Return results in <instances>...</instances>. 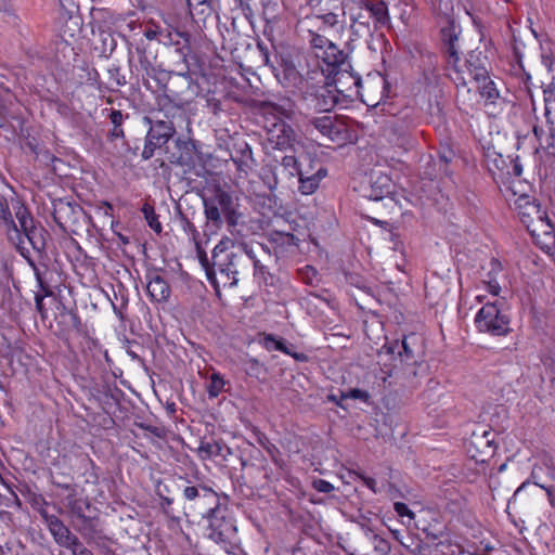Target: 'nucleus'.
<instances>
[{
	"label": "nucleus",
	"mask_w": 555,
	"mask_h": 555,
	"mask_svg": "<svg viewBox=\"0 0 555 555\" xmlns=\"http://www.w3.org/2000/svg\"><path fill=\"white\" fill-rule=\"evenodd\" d=\"M208 518V537L216 543L223 545L231 544L236 534V527L233 519L229 516L225 507H221L219 502L207 508L206 515Z\"/></svg>",
	"instance_id": "obj_7"
},
{
	"label": "nucleus",
	"mask_w": 555,
	"mask_h": 555,
	"mask_svg": "<svg viewBox=\"0 0 555 555\" xmlns=\"http://www.w3.org/2000/svg\"><path fill=\"white\" fill-rule=\"evenodd\" d=\"M312 125L323 137L330 141L341 144L347 140V128L344 122L335 117L325 115L310 120Z\"/></svg>",
	"instance_id": "obj_13"
},
{
	"label": "nucleus",
	"mask_w": 555,
	"mask_h": 555,
	"mask_svg": "<svg viewBox=\"0 0 555 555\" xmlns=\"http://www.w3.org/2000/svg\"><path fill=\"white\" fill-rule=\"evenodd\" d=\"M87 520H88V522L87 521H79V520L76 519L75 520V528L83 537L91 538L93 535V533L95 532L94 519L87 516Z\"/></svg>",
	"instance_id": "obj_37"
},
{
	"label": "nucleus",
	"mask_w": 555,
	"mask_h": 555,
	"mask_svg": "<svg viewBox=\"0 0 555 555\" xmlns=\"http://www.w3.org/2000/svg\"><path fill=\"white\" fill-rule=\"evenodd\" d=\"M343 92L344 90H340L336 83L321 86L313 94L314 108L320 112H330L338 103V94Z\"/></svg>",
	"instance_id": "obj_18"
},
{
	"label": "nucleus",
	"mask_w": 555,
	"mask_h": 555,
	"mask_svg": "<svg viewBox=\"0 0 555 555\" xmlns=\"http://www.w3.org/2000/svg\"><path fill=\"white\" fill-rule=\"evenodd\" d=\"M548 369L553 375V379H555V352L553 353V356L550 358V362H548Z\"/></svg>",
	"instance_id": "obj_64"
},
{
	"label": "nucleus",
	"mask_w": 555,
	"mask_h": 555,
	"mask_svg": "<svg viewBox=\"0 0 555 555\" xmlns=\"http://www.w3.org/2000/svg\"><path fill=\"white\" fill-rule=\"evenodd\" d=\"M370 17L374 18L375 27L389 24L388 7L385 1L367 2L364 8Z\"/></svg>",
	"instance_id": "obj_23"
},
{
	"label": "nucleus",
	"mask_w": 555,
	"mask_h": 555,
	"mask_svg": "<svg viewBox=\"0 0 555 555\" xmlns=\"http://www.w3.org/2000/svg\"><path fill=\"white\" fill-rule=\"evenodd\" d=\"M163 21L164 26H162V30H169L170 33H175V36L179 37L182 41L191 40V34L185 29V26L177 16L167 15L163 18Z\"/></svg>",
	"instance_id": "obj_24"
},
{
	"label": "nucleus",
	"mask_w": 555,
	"mask_h": 555,
	"mask_svg": "<svg viewBox=\"0 0 555 555\" xmlns=\"http://www.w3.org/2000/svg\"><path fill=\"white\" fill-rule=\"evenodd\" d=\"M67 548L70 550L73 555H93V553L87 548L78 539Z\"/></svg>",
	"instance_id": "obj_46"
},
{
	"label": "nucleus",
	"mask_w": 555,
	"mask_h": 555,
	"mask_svg": "<svg viewBox=\"0 0 555 555\" xmlns=\"http://www.w3.org/2000/svg\"><path fill=\"white\" fill-rule=\"evenodd\" d=\"M393 508L396 511V513L400 516V517H409L410 519H413L414 518V513L408 507L406 504L402 503V502H396L395 505H393Z\"/></svg>",
	"instance_id": "obj_50"
},
{
	"label": "nucleus",
	"mask_w": 555,
	"mask_h": 555,
	"mask_svg": "<svg viewBox=\"0 0 555 555\" xmlns=\"http://www.w3.org/2000/svg\"><path fill=\"white\" fill-rule=\"evenodd\" d=\"M312 486L317 491L322 493H330L334 490V486L324 479L313 480Z\"/></svg>",
	"instance_id": "obj_49"
},
{
	"label": "nucleus",
	"mask_w": 555,
	"mask_h": 555,
	"mask_svg": "<svg viewBox=\"0 0 555 555\" xmlns=\"http://www.w3.org/2000/svg\"><path fill=\"white\" fill-rule=\"evenodd\" d=\"M146 291L152 300L162 302L168 299L170 287L163 276L153 275L146 286Z\"/></svg>",
	"instance_id": "obj_22"
},
{
	"label": "nucleus",
	"mask_w": 555,
	"mask_h": 555,
	"mask_svg": "<svg viewBox=\"0 0 555 555\" xmlns=\"http://www.w3.org/2000/svg\"><path fill=\"white\" fill-rule=\"evenodd\" d=\"M321 13V18L323 20V23L327 26H335L337 23H338V17L340 15H345V11L344 12H320Z\"/></svg>",
	"instance_id": "obj_45"
},
{
	"label": "nucleus",
	"mask_w": 555,
	"mask_h": 555,
	"mask_svg": "<svg viewBox=\"0 0 555 555\" xmlns=\"http://www.w3.org/2000/svg\"><path fill=\"white\" fill-rule=\"evenodd\" d=\"M544 93V116L546 118V124L548 127V139L551 142L547 143L548 146L555 145V87L550 85L543 91Z\"/></svg>",
	"instance_id": "obj_21"
},
{
	"label": "nucleus",
	"mask_w": 555,
	"mask_h": 555,
	"mask_svg": "<svg viewBox=\"0 0 555 555\" xmlns=\"http://www.w3.org/2000/svg\"><path fill=\"white\" fill-rule=\"evenodd\" d=\"M224 386L225 380L223 377L219 373L214 372L206 387L209 398H217L223 391Z\"/></svg>",
	"instance_id": "obj_30"
},
{
	"label": "nucleus",
	"mask_w": 555,
	"mask_h": 555,
	"mask_svg": "<svg viewBox=\"0 0 555 555\" xmlns=\"http://www.w3.org/2000/svg\"><path fill=\"white\" fill-rule=\"evenodd\" d=\"M137 52L139 54L140 68L149 74L150 69L152 68V64L149 61L145 51L141 48H137Z\"/></svg>",
	"instance_id": "obj_51"
},
{
	"label": "nucleus",
	"mask_w": 555,
	"mask_h": 555,
	"mask_svg": "<svg viewBox=\"0 0 555 555\" xmlns=\"http://www.w3.org/2000/svg\"><path fill=\"white\" fill-rule=\"evenodd\" d=\"M183 222V230L191 234L194 242L196 241V237L198 236V231L196 230L195 225L188 220L185 217H182Z\"/></svg>",
	"instance_id": "obj_55"
},
{
	"label": "nucleus",
	"mask_w": 555,
	"mask_h": 555,
	"mask_svg": "<svg viewBox=\"0 0 555 555\" xmlns=\"http://www.w3.org/2000/svg\"><path fill=\"white\" fill-rule=\"evenodd\" d=\"M144 218L151 229H153L156 233L162 232V224L158 221V216L155 214V210L152 206L145 204L142 208Z\"/></svg>",
	"instance_id": "obj_32"
},
{
	"label": "nucleus",
	"mask_w": 555,
	"mask_h": 555,
	"mask_svg": "<svg viewBox=\"0 0 555 555\" xmlns=\"http://www.w3.org/2000/svg\"><path fill=\"white\" fill-rule=\"evenodd\" d=\"M363 483L370 489L372 490L374 493H378L382 491L380 488H377V482L374 478H371V477H367V476H364V475H360L359 476Z\"/></svg>",
	"instance_id": "obj_57"
},
{
	"label": "nucleus",
	"mask_w": 555,
	"mask_h": 555,
	"mask_svg": "<svg viewBox=\"0 0 555 555\" xmlns=\"http://www.w3.org/2000/svg\"><path fill=\"white\" fill-rule=\"evenodd\" d=\"M145 121L150 124V129L145 138V145L142 151V158L150 159L153 157L156 149L165 145L175 134L176 129L172 121L156 120L145 117Z\"/></svg>",
	"instance_id": "obj_9"
},
{
	"label": "nucleus",
	"mask_w": 555,
	"mask_h": 555,
	"mask_svg": "<svg viewBox=\"0 0 555 555\" xmlns=\"http://www.w3.org/2000/svg\"><path fill=\"white\" fill-rule=\"evenodd\" d=\"M369 398V392L359 388H353L346 392H341V399H354L366 402Z\"/></svg>",
	"instance_id": "obj_43"
},
{
	"label": "nucleus",
	"mask_w": 555,
	"mask_h": 555,
	"mask_svg": "<svg viewBox=\"0 0 555 555\" xmlns=\"http://www.w3.org/2000/svg\"><path fill=\"white\" fill-rule=\"evenodd\" d=\"M357 190L364 195L365 197L373 201H380L385 196L391 194L392 192V182L391 179L384 175L379 170H371L367 176V180L365 181V185L363 179L360 181Z\"/></svg>",
	"instance_id": "obj_10"
},
{
	"label": "nucleus",
	"mask_w": 555,
	"mask_h": 555,
	"mask_svg": "<svg viewBox=\"0 0 555 555\" xmlns=\"http://www.w3.org/2000/svg\"><path fill=\"white\" fill-rule=\"evenodd\" d=\"M260 344L268 351L279 350V348L281 347V338L276 337L273 334H262Z\"/></svg>",
	"instance_id": "obj_39"
},
{
	"label": "nucleus",
	"mask_w": 555,
	"mask_h": 555,
	"mask_svg": "<svg viewBox=\"0 0 555 555\" xmlns=\"http://www.w3.org/2000/svg\"><path fill=\"white\" fill-rule=\"evenodd\" d=\"M515 210L541 248L551 249L555 246V227L535 198L527 194L520 195L515 201Z\"/></svg>",
	"instance_id": "obj_4"
},
{
	"label": "nucleus",
	"mask_w": 555,
	"mask_h": 555,
	"mask_svg": "<svg viewBox=\"0 0 555 555\" xmlns=\"http://www.w3.org/2000/svg\"><path fill=\"white\" fill-rule=\"evenodd\" d=\"M60 322L66 331H79L81 326L80 319L76 312L64 309L60 315Z\"/></svg>",
	"instance_id": "obj_29"
},
{
	"label": "nucleus",
	"mask_w": 555,
	"mask_h": 555,
	"mask_svg": "<svg viewBox=\"0 0 555 555\" xmlns=\"http://www.w3.org/2000/svg\"><path fill=\"white\" fill-rule=\"evenodd\" d=\"M159 43H162L164 46L173 47V49H175L182 44V40L179 37H176L175 33H170L169 30L168 31L162 30Z\"/></svg>",
	"instance_id": "obj_40"
},
{
	"label": "nucleus",
	"mask_w": 555,
	"mask_h": 555,
	"mask_svg": "<svg viewBox=\"0 0 555 555\" xmlns=\"http://www.w3.org/2000/svg\"><path fill=\"white\" fill-rule=\"evenodd\" d=\"M460 35L461 28L454 22L441 29V41L448 67L451 69L450 78L457 87H466L469 79L478 83L482 98L493 101L499 96L494 82L489 78L485 60L474 52L468 54L464 64H460Z\"/></svg>",
	"instance_id": "obj_1"
},
{
	"label": "nucleus",
	"mask_w": 555,
	"mask_h": 555,
	"mask_svg": "<svg viewBox=\"0 0 555 555\" xmlns=\"http://www.w3.org/2000/svg\"><path fill=\"white\" fill-rule=\"evenodd\" d=\"M231 247L233 242L227 237L212 249V268L208 271V281L217 294L221 286L235 287L240 276L249 271V259Z\"/></svg>",
	"instance_id": "obj_3"
},
{
	"label": "nucleus",
	"mask_w": 555,
	"mask_h": 555,
	"mask_svg": "<svg viewBox=\"0 0 555 555\" xmlns=\"http://www.w3.org/2000/svg\"><path fill=\"white\" fill-rule=\"evenodd\" d=\"M273 75L284 87L298 88L302 83V76L296 65L286 57H281Z\"/></svg>",
	"instance_id": "obj_17"
},
{
	"label": "nucleus",
	"mask_w": 555,
	"mask_h": 555,
	"mask_svg": "<svg viewBox=\"0 0 555 555\" xmlns=\"http://www.w3.org/2000/svg\"><path fill=\"white\" fill-rule=\"evenodd\" d=\"M261 370L262 365L259 363L257 359L250 358L246 361V372L249 375L258 376Z\"/></svg>",
	"instance_id": "obj_47"
},
{
	"label": "nucleus",
	"mask_w": 555,
	"mask_h": 555,
	"mask_svg": "<svg viewBox=\"0 0 555 555\" xmlns=\"http://www.w3.org/2000/svg\"><path fill=\"white\" fill-rule=\"evenodd\" d=\"M235 253L244 254L249 259V267L254 264V260H257L253 249L246 244H242L240 250H236Z\"/></svg>",
	"instance_id": "obj_59"
},
{
	"label": "nucleus",
	"mask_w": 555,
	"mask_h": 555,
	"mask_svg": "<svg viewBox=\"0 0 555 555\" xmlns=\"http://www.w3.org/2000/svg\"><path fill=\"white\" fill-rule=\"evenodd\" d=\"M366 535L372 541V543L374 544V548H375L377 554L386 555L389 552L390 546H389L388 542L385 539H383L379 535L373 533L371 530H369L366 532Z\"/></svg>",
	"instance_id": "obj_34"
},
{
	"label": "nucleus",
	"mask_w": 555,
	"mask_h": 555,
	"mask_svg": "<svg viewBox=\"0 0 555 555\" xmlns=\"http://www.w3.org/2000/svg\"><path fill=\"white\" fill-rule=\"evenodd\" d=\"M251 154L253 153L250 146L247 143H245L244 147L242 149V163H246L247 159H251Z\"/></svg>",
	"instance_id": "obj_61"
},
{
	"label": "nucleus",
	"mask_w": 555,
	"mask_h": 555,
	"mask_svg": "<svg viewBox=\"0 0 555 555\" xmlns=\"http://www.w3.org/2000/svg\"><path fill=\"white\" fill-rule=\"evenodd\" d=\"M331 42L332 41L324 36L310 31V44L314 50L315 56L318 55V52L324 50V48H326Z\"/></svg>",
	"instance_id": "obj_38"
},
{
	"label": "nucleus",
	"mask_w": 555,
	"mask_h": 555,
	"mask_svg": "<svg viewBox=\"0 0 555 555\" xmlns=\"http://www.w3.org/2000/svg\"><path fill=\"white\" fill-rule=\"evenodd\" d=\"M542 475H546L551 480H555V466L544 463L542 465H535L531 473V478L533 483L542 489H544L547 493L550 503L554 506V500L552 496L553 485L548 483Z\"/></svg>",
	"instance_id": "obj_20"
},
{
	"label": "nucleus",
	"mask_w": 555,
	"mask_h": 555,
	"mask_svg": "<svg viewBox=\"0 0 555 555\" xmlns=\"http://www.w3.org/2000/svg\"><path fill=\"white\" fill-rule=\"evenodd\" d=\"M48 528L53 535L56 543L61 546L68 547L78 538L74 535L69 529L56 516H50L47 518Z\"/></svg>",
	"instance_id": "obj_19"
},
{
	"label": "nucleus",
	"mask_w": 555,
	"mask_h": 555,
	"mask_svg": "<svg viewBox=\"0 0 555 555\" xmlns=\"http://www.w3.org/2000/svg\"><path fill=\"white\" fill-rule=\"evenodd\" d=\"M269 114L273 116L272 120H292L295 117V109L292 103L270 104Z\"/></svg>",
	"instance_id": "obj_28"
},
{
	"label": "nucleus",
	"mask_w": 555,
	"mask_h": 555,
	"mask_svg": "<svg viewBox=\"0 0 555 555\" xmlns=\"http://www.w3.org/2000/svg\"><path fill=\"white\" fill-rule=\"evenodd\" d=\"M257 49H258L259 56H260V60L263 63V65L268 66L271 69V72L273 73L275 70L276 66L274 65L273 61L271 60V53H270L268 46L262 41H258Z\"/></svg>",
	"instance_id": "obj_36"
},
{
	"label": "nucleus",
	"mask_w": 555,
	"mask_h": 555,
	"mask_svg": "<svg viewBox=\"0 0 555 555\" xmlns=\"http://www.w3.org/2000/svg\"><path fill=\"white\" fill-rule=\"evenodd\" d=\"M490 436H492L491 431L485 430L482 436L480 437L482 441H479V444L485 442L486 446L491 447L492 440L490 439Z\"/></svg>",
	"instance_id": "obj_62"
},
{
	"label": "nucleus",
	"mask_w": 555,
	"mask_h": 555,
	"mask_svg": "<svg viewBox=\"0 0 555 555\" xmlns=\"http://www.w3.org/2000/svg\"><path fill=\"white\" fill-rule=\"evenodd\" d=\"M35 301L37 310L41 313V315H43V297L40 295H36Z\"/></svg>",
	"instance_id": "obj_63"
},
{
	"label": "nucleus",
	"mask_w": 555,
	"mask_h": 555,
	"mask_svg": "<svg viewBox=\"0 0 555 555\" xmlns=\"http://www.w3.org/2000/svg\"><path fill=\"white\" fill-rule=\"evenodd\" d=\"M12 208L17 223L13 219L8 202L0 197V225L4 229L10 242L23 250L24 238H26L36 251L42 253L46 249L48 231L35 223L29 209L21 201H12Z\"/></svg>",
	"instance_id": "obj_2"
},
{
	"label": "nucleus",
	"mask_w": 555,
	"mask_h": 555,
	"mask_svg": "<svg viewBox=\"0 0 555 555\" xmlns=\"http://www.w3.org/2000/svg\"><path fill=\"white\" fill-rule=\"evenodd\" d=\"M416 341L417 337L414 334L405 336L402 341L395 340L383 348L388 354H398L401 362L416 363Z\"/></svg>",
	"instance_id": "obj_15"
},
{
	"label": "nucleus",
	"mask_w": 555,
	"mask_h": 555,
	"mask_svg": "<svg viewBox=\"0 0 555 555\" xmlns=\"http://www.w3.org/2000/svg\"><path fill=\"white\" fill-rule=\"evenodd\" d=\"M300 274H301L302 280L307 284H313V281H314L315 276H317V270L314 268H312V267L307 266L306 268H304L300 271Z\"/></svg>",
	"instance_id": "obj_52"
},
{
	"label": "nucleus",
	"mask_w": 555,
	"mask_h": 555,
	"mask_svg": "<svg viewBox=\"0 0 555 555\" xmlns=\"http://www.w3.org/2000/svg\"><path fill=\"white\" fill-rule=\"evenodd\" d=\"M293 347L294 346L292 344H288L283 338H281V347L279 348V351L293 357L297 361H306L307 356L305 353L294 352Z\"/></svg>",
	"instance_id": "obj_44"
},
{
	"label": "nucleus",
	"mask_w": 555,
	"mask_h": 555,
	"mask_svg": "<svg viewBox=\"0 0 555 555\" xmlns=\"http://www.w3.org/2000/svg\"><path fill=\"white\" fill-rule=\"evenodd\" d=\"M326 173V169L318 159L311 157L309 154L301 155L297 175L299 192L304 195L314 193Z\"/></svg>",
	"instance_id": "obj_8"
},
{
	"label": "nucleus",
	"mask_w": 555,
	"mask_h": 555,
	"mask_svg": "<svg viewBox=\"0 0 555 555\" xmlns=\"http://www.w3.org/2000/svg\"><path fill=\"white\" fill-rule=\"evenodd\" d=\"M182 494L191 503V507L197 508L202 516L206 515L208 507L219 502L218 494L204 486H185Z\"/></svg>",
	"instance_id": "obj_12"
},
{
	"label": "nucleus",
	"mask_w": 555,
	"mask_h": 555,
	"mask_svg": "<svg viewBox=\"0 0 555 555\" xmlns=\"http://www.w3.org/2000/svg\"><path fill=\"white\" fill-rule=\"evenodd\" d=\"M74 210V207L66 202L60 201L54 205L53 218L56 223L63 225L64 216Z\"/></svg>",
	"instance_id": "obj_35"
},
{
	"label": "nucleus",
	"mask_w": 555,
	"mask_h": 555,
	"mask_svg": "<svg viewBox=\"0 0 555 555\" xmlns=\"http://www.w3.org/2000/svg\"><path fill=\"white\" fill-rule=\"evenodd\" d=\"M124 135H125L124 129L121 127H116V126H113L112 130L108 133V138L111 140L120 139V138H124Z\"/></svg>",
	"instance_id": "obj_60"
},
{
	"label": "nucleus",
	"mask_w": 555,
	"mask_h": 555,
	"mask_svg": "<svg viewBox=\"0 0 555 555\" xmlns=\"http://www.w3.org/2000/svg\"><path fill=\"white\" fill-rule=\"evenodd\" d=\"M160 33H162V26L156 25L154 27L146 28L144 31V36L149 40H158L159 41Z\"/></svg>",
	"instance_id": "obj_53"
},
{
	"label": "nucleus",
	"mask_w": 555,
	"mask_h": 555,
	"mask_svg": "<svg viewBox=\"0 0 555 555\" xmlns=\"http://www.w3.org/2000/svg\"><path fill=\"white\" fill-rule=\"evenodd\" d=\"M204 214L208 222H211L214 227L220 229L223 224L222 212L219 207L216 205L212 196L209 198H204Z\"/></svg>",
	"instance_id": "obj_25"
},
{
	"label": "nucleus",
	"mask_w": 555,
	"mask_h": 555,
	"mask_svg": "<svg viewBox=\"0 0 555 555\" xmlns=\"http://www.w3.org/2000/svg\"><path fill=\"white\" fill-rule=\"evenodd\" d=\"M66 503L69 507L73 516L79 521H87V516L85 512L89 508V503L82 499H77L75 493H68L66 496Z\"/></svg>",
	"instance_id": "obj_26"
},
{
	"label": "nucleus",
	"mask_w": 555,
	"mask_h": 555,
	"mask_svg": "<svg viewBox=\"0 0 555 555\" xmlns=\"http://www.w3.org/2000/svg\"><path fill=\"white\" fill-rule=\"evenodd\" d=\"M216 205L223 215L229 227H235L238 223L241 214L237 211V204L234 197L222 189H217L212 196Z\"/></svg>",
	"instance_id": "obj_16"
},
{
	"label": "nucleus",
	"mask_w": 555,
	"mask_h": 555,
	"mask_svg": "<svg viewBox=\"0 0 555 555\" xmlns=\"http://www.w3.org/2000/svg\"><path fill=\"white\" fill-rule=\"evenodd\" d=\"M267 140L273 149H287L296 141L294 129L285 120L267 119Z\"/></svg>",
	"instance_id": "obj_11"
},
{
	"label": "nucleus",
	"mask_w": 555,
	"mask_h": 555,
	"mask_svg": "<svg viewBox=\"0 0 555 555\" xmlns=\"http://www.w3.org/2000/svg\"><path fill=\"white\" fill-rule=\"evenodd\" d=\"M190 15H193V11L199 9L201 14H208L210 11L208 0H186Z\"/></svg>",
	"instance_id": "obj_42"
},
{
	"label": "nucleus",
	"mask_w": 555,
	"mask_h": 555,
	"mask_svg": "<svg viewBox=\"0 0 555 555\" xmlns=\"http://www.w3.org/2000/svg\"><path fill=\"white\" fill-rule=\"evenodd\" d=\"M192 53L191 40L182 41L180 47L175 48L169 52V62L171 65L170 73L177 76L189 78L190 64L189 56Z\"/></svg>",
	"instance_id": "obj_14"
},
{
	"label": "nucleus",
	"mask_w": 555,
	"mask_h": 555,
	"mask_svg": "<svg viewBox=\"0 0 555 555\" xmlns=\"http://www.w3.org/2000/svg\"><path fill=\"white\" fill-rule=\"evenodd\" d=\"M476 327L480 333L504 336L509 333L511 318L506 304L502 299L487 302L475 318Z\"/></svg>",
	"instance_id": "obj_5"
},
{
	"label": "nucleus",
	"mask_w": 555,
	"mask_h": 555,
	"mask_svg": "<svg viewBox=\"0 0 555 555\" xmlns=\"http://www.w3.org/2000/svg\"><path fill=\"white\" fill-rule=\"evenodd\" d=\"M502 271V264L498 259L490 260V271L488 273V279L495 278Z\"/></svg>",
	"instance_id": "obj_58"
},
{
	"label": "nucleus",
	"mask_w": 555,
	"mask_h": 555,
	"mask_svg": "<svg viewBox=\"0 0 555 555\" xmlns=\"http://www.w3.org/2000/svg\"><path fill=\"white\" fill-rule=\"evenodd\" d=\"M253 267L255 270V276L262 280L267 284L268 275H270L267 268L262 263H260L259 260H254Z\"/></svg>",
	"instance_id": "obj_48"
},
{
	"label": "nucleus",
	"mask_w": 555,
	"mask_h": 555,
	"mask_svg": "<svg viewBox=\"0 0 555 555\" xmlns=\"http://www.w3.org/2000/svg\"><path fill=\"white\" fill-rule=\"evenodd\" d=\"M317 57L331 67L328 72L330 74H334V83L340 85L344 79H350L357 89V94L362 96L360 91L362 88V80L360 76L353 75L350 72L351 64L348 60V53L331 42L326 48H324V50L318 52Z\"/></svg>",
	"instance_id": "obj_6"
},
{
	"label": "nucleus",
	"mask_w": 555,
	"mask_h": 555,
	"mask_svg": "<svg viewBox=\"0 0 555 555\" xmlns=\"http://www.w3.org/2000/svg\"><path fill=\"white\" fill-rule=\"evenodd\" d=\"M108 118L112 125L116 127H121L125 119L122 113L118 109H112L109 112Z\"/></svg>",
	"instance_id": "obj_54"
},
{
	"label": "nucleus",
	"mask_w": 555,
	"mask_h": 555,
	"mask_svg": "<svg viewBox=\"0 0 555 555\" xmlns=\"http://www.w3.org/2000/svg\"><path fill=\"white\" fill-rule=\"evenodd\" d=\"M486 284H487V288L488 291L494 295V296H498L500 294V291H501V286L499 284V282L496 281V278H490L486 281Z\"/></svg>",
	"instance_id": "obj_56"
},
{
	"label": "nucleus",
	"mask_w": 555,
	"mask_h": 555,
	"mask_svg": "<svg viewBox=\"0 0 555 555\" xmlns=\"http://www.w3.org/2000/svg\"><path fill=\"white\" fill-rule=\"evenodd\" d=\"M301 162V156L296 158L293 155H285L281 160V166L288 171L291 177L298 175V168Z\"/></svg>",
	"instance_id": "obj_33"
},
{
	"label": "nucleus",
	"mask_w": 555,
	"mask_h": 555,
	"mask_svg": "<svg viewBox=\"0 0 555 555\" xmlns=\"http://www.w3.org/2000/svg\"><path fill=\"white\" fill-rule=\"evenodd\" d=\"M195 248L199 263L204 268L206 276L208 278V271L212 268V259H208L206 251L203 249V247L197 241H195Z\"/></svg>",
	"instance_id": "obj_41"
},
{
	"label": "nucleus",
	"mask_w": 555,
	"mask_h": 555,
	"mask_svg": "<svg viewBox=\"0 0 555 555\" xmlns=\"http://www.w3.org/2000/svg\"><path fill=\"white\" fill-rule=\"evenodd\" d=\"M224 450L228 453L230 452L229 448H227L219 441L202 442L198 448V452L202 455V457H225V454L223 453Z\"/></svg>",
	"instance_id": "obj_27"
},
{
	"label": "nucleus",
	"mask_w": 555,
	"mask_h": 555,
	"mask_svg": "<svg viewBox=\"0 0 555 555\" xmlns=\"http://www.w3.org/2000/svg\"><path fill=\"white\" fill-rule=\"evenodd\" d=\"M320 7L319 12H344V0H312Z\"/></svg>",
	"instance_id": "obj_31"
}]
</instances>
